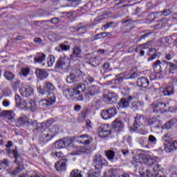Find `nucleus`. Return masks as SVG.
<instances>
[{
    "mask_svg": "<svg viewBox=\"0 0 177 177\" xmlns=\"http://www.w3.org/2000/svg\"><path fill=\"white\" fill-rule=\"evenodd\" d=\"M86 114H88L87 109H85L83 111H82L80 116L81 120H85V118H86Z\"/></svg>",
    "mask_w": 177,
    "mask_h": 177,
    "instance_id": "obj_62",
    "label": "nucleus"
},
{
    "mask_svg": "<svg viewBox=\"0 0 177 177\" xmlns=\"http://www.w3.org/2000/svg\"><path fill=\"white\" fill-rule=\"evenodd\" d=\"M138 132L141 135H147V133H149V131L147 129L142 128L138 129Z\"/></svg>",
    "mask_w": 177,
    "mask_h": 177,
    "instance_id": "obj_63",
    "label": "nucleus"
},
{
    "mask_svg": "<svg viewBox=\"0 0 177 177\" xmlns=\"http://www.w3.org/2000/svg\"><path fill=\"white\" fill-rule=\"evenodd\" d=\"M176 119H171L164 125V128H165V129H171L172 128V125L176 124Z\"/></svg>",
    "mask_w": 177,
    "mask_h": 177,
    "instance_id": "obj_36",
    "label": "nucleus"
},
{
    "mask_svg": "<svg viewBox=\"0 0 177 177\" xmlns=\"http://www.w3.org/2000/svg\"><path fill=\"white\" fill-rule=\"evenodd\" d=\"M69 177H82V174H81V171L75 169L71 172Z\"/></svg>",
    "mask_w": 177,
    "mask_h": 177,
    "instance_id": "obj_39",
    "label": "nucleus"
},
{
    "mask_svg": "<svg viewBox=\"0 0 177 177\" xmlns=\"http://www.w3.org/2000/svg\"><path fill=\"white\" fill-rule=\"evenodd\" d=\"M97 87L96 86H91L88 88V91L86 93L87 97H91V96H95L97 93Z\"/></svg>",
    "mask_w": 177,
    "mask_h": 177,
    "instance_id": "obj_26",
    "label": "nucleus"
},
{
    "mask_svg": "<svg viewBox=\"0 0 177 177\" xmlns=\"http://www.w3.org/2000/svg\"><path fill=\"white\" fill-rule=\"evenodd\" d=\"M145 122V115L140 114H136L135 117V121L133 127L136 129H139L141 127H143Z\"/></svg>",
    "mask_w": 177,
    "mask_h": 177,
    "instance_id": "obj_15",
    "label": "nucleus"
},
{
    "mask_svg": "<svg viewBox=\"0 0 177 177\" xmlns=\"http://www.w3.org/2000/svg\"><path fill=\"white\" fill-rule=\"evenodd\" d=\"M21 106L25 107L26 110H30L31 111H35L37 110V104L32 100L22 101Z\"/></svg>",
    "mask_w": 177,
    "mask_h": 177,
    "instance_id": "obj_14",
    "label": "nucleus"
},
{
    "mask_svg": "<svg viewBox=\"0 0 177 177\" xmlns=\"http://www.w3.org/2000/svg\"><path fill=\"white\" fill-rule=\"evenodd\" d=\"M100 138H107L111 135V129L107 124H102L97 129Z\"/></svg>",
    "mask_w": 177,
    "mask_h": 177,
    "instance_id": "obj_9",
    "label": "nucleus"
},
{
    "mask_svg": "<svg viewBox=\"0 0 177 177\" xmlns=\"http://www.w3.org/2000/svg\"><path fill=\"white\" fill-rule=\"evenodd\" d=\"M35 74L38 78H40V80H44V78H46L48 75L46 71L44 69H37Z\"/></svg>",
    "mask_w": 177,
    "mask_h": 177,
    "instance_id": "obj_27",
    "label": "nucleus"
},
{
    "mask_svg": "<svg viewBox=\"0 0 177 177\" xmlns=\"http://www.w3.org/2000/svg\"><path fill=\"white\" fill-rule=\"evenodd\" d=\"M167 66H169V71L171 73L174 71V70H176V65L173 64L172 62H166Z\"/></svg>",
    "mask_w": 177,
    "mask_h": 177,
    "instance_id": "obj_48",
    "label": "nucleus"
},
{
    "mask_svg": "<svg viewBox=\"0 0 177 177\" xmlns=\"http://www.w3.org/2000/svg\"><path fill=\"white\" fill-rule=\"evenodd\" d=\"M112 127L113 129H116V131H120V129H122L124 124H122L121 120L118 119L113 122Z\"/></svg>",
    "mask_w": 177,
    "mask_h": 177,
    "instance_id": "obj_30",
    "label": "nucleus"
},
{
    "mask_svg": "<svg viewBox=\"0 0 177 177\" xmlns=\"http://www.w3.org/2000/svg\"><path fill=\"white\" fill-rule=\"evenodd\" d=\"M85 78V74H84L80 70L73 69L71 71L69 76L66 77V82L68 84H73V82H80Z\"/></svg>",
    "mask_w": 177,
    "mask_h": 177,
    "instance_id": "obj_4",
    "label": "nucleus"
},
{
    "mask_svg": "<svg viewBox=\"0 0 177 177\" xmlns=\"http://www.w3.org/2000/svg\"><path fill=\"white\" fill-rule=\"evenodd\" d=\"M162 93L165 96H171V95H174V87L167 86L162 90Z\"/></svg>",
    "mask_w": 177,
    "mask_h": 177,
    "instance_id": "obj_31",
    "label": "nucleus"
},
{
    "mask_svg": "<svg viewBox=\"0 0 177 177\" xmlns=\"http://www.w3.org/2000/svg\"><path fill=\"white\" fill-rule=\"evenodd\" d=\"M105 156H106L109 161H113L114 157H115V149L105 151Z\"/></svg>",
    "mask_w": 177,
    "mask_h": 177,
    "instance_id": "obj_28",
    "label": "nucleus"
},
{
    "mask_svg": "<svg viewBox=\"0 0 177 177\" xmlns=\"http://www.w3.org/2000/svg\"><path fill=\"white\" fill-rule=\"evenodd\" d=\"M150 53H153V54H152L151 57H148V62H151L153 60H155V59H157V57H158V55H157V53H156V49L154 48L149 49L148 55H150Z\"/></svg>",
    "mask_w": 177,
    "mask_h": 177,
    "instance_id": "obj_33",
    "label": "nucleus"
},
{
    "mask_svg": "<svg viewBox=\"0 0 177 177\" xmlns=\"http://www.w3.org/2000/svg\"><path fill=\"white\" fill-rule=\"evenodd\" d=\"M44 88H46L47 91H53L55 89V86L49 82H44Z\"/></svg>",
    "mask_w": 177,
    "mask_h": 177,
    "instance_id": "obj_38",
    "label": "nucleus"
},
{
    "mask_svg": "<svg viewBox=\"0 0 177 177\" xmlns=\"http://www.w3.org/2000/svg\"><path fill=\"white\" fill-rule=\"evenodd\" d=\"M12 154L13 155L14 158H15V160H14L15 164H17L18 166H19L20 164L17 163L18 162L17 159L19 158V157H20V156L19 155L17 149L15 148V150L12 151Z\"/></svg>",
    "mask_w": 177,
    "mask_h": 177,
    "instance_id": "obj_40",
    "label": "nucleus"
},
{
    "mask_svg": "<svg viewBox=\"0 0 177 177\" xmlns=\"http://www.w3.org/2000/svg\"><path fill=\"white\" fill-rule=\"evenodd\" d=\"M82 52V51L80 47L77 46H75L73 50L71 57H81Z\"/></svg>",
    "mask_w": 177,
    "mask_h": 177,
    "instance_id": "obj_29",
    "label": "nucleus"
},
{
    "mask_svg": "<svg viewBox=\"0 0 177 177\" xmlns=\"http://www.w3.org/2000/svg\"><path fill=\"white\" fill-rule=\"evenodd\" d=\"M163 139L165 140V143H168L170 145V147L174 150H176L177 149V142L172 141V134L171 133H167L165 134L163 136Z\"/></svg>",
    "mask_w": 177,
    "mask_h": 177,
    "instance_id": "obj_13",
    "label": "nucleus"
},
{
    "mask_svg": "<svg viewBox=\"0 0 177 177\" xmlns=\"http://www.w3.org/2000/svg\"><path fill=\"white\" fill-rule=\"evenodd\" d=\"M37 92L39 93L41 96H52V95H54L53 93H51L49 92L48 90L45 88L43 86V88L39 87L37 88Z\"/></svg>",
    "mask_w": 177,
    "mask_h": 177,
    "instance_id": "obj_25",
    "label": "nucleus"
},
{
    "mask_svg": "<svg viewBox=\"0 0 177 177\" xmlns=\"http://www.w3.org/2000/svg\"><path fill=\"white\" fill-rule=\"evenodd\" d=\"M102 21H103V17L102 16L97 17V18H95L94 19V23L95 24H99V23H102Z\"/></svg>",
    "mask_w": 177,
    "mask_h": 177,
    "instance_id": "obj_61",
    "label": "nucleus"
},
{
    "mask_svg": "<svg viewBox=\"0 0 177 177\" xmlns=\"http://www.w3.org/2000/svg\"><path fill=\"white\" fill-rule=\"evenodd\" d=\"M92 177H100V170H97L95 171H89Z\"/></svg>",
    "mask_w": 177,
    "mask_h": 177,
    "instance_id": "obj_55",
    "label": "nucleus"
},
{
    "mask_svg": "<svg viewBox=\"0 0 177 177\" xmlns=\"http://www.w3.org/2000/svg\"><path fill=\"white\" fill-rule=\"evenodd\" d=\"M138 73L135 72H130L127 74L126 80H134V78H138Z\"/></svg>",
    "mask_w": 177,
    "mask_h": 177,
    "instance_id": "obj_44",
    "label": "nucleus"
},
{
    "mask_svg": "<svg viewBox=\"0 0 177 177\" xmlns=\"http://www.w3.org/2000/svg\"><path fill=\"white\" fill-rule=\"evenodd\" d=\"M150 85V81L147 77H141L137 80V86L140 88H147Z\"/></svg>",
    "mask_w": 177,
    "mask_h": 177,
    "instance_id": "obj_16",
    "label": "nucleus"
},
{
    "mask_svg": "<svg viewBox=\"0 0 177 177\" xmlns=\"http://www.w3.org/2000/svg\"><path fill=\"white\" fill-rule=\"evenodd\" d=\"M118 99V96L117 94L115 93H110L107 95L106 102H108L109 104H115Z\"/></svg>",
    "mask_w": 177,
    "mask_h": 177,
    "instance_id": "obj_22",
    "label": "nucleus"
},
{
    "mask_svg": "<svg viewBox=\"0 0 177 177\" xmlns=\"http://www.w3.org/2000/svg\"><path fill=\"white\" fill-rule=\"evenodd\" d=\"M149 125H154L155 122H157V118H151L148 120Z\"/></svg>",
    "mask_w": 177,
    "mask_h": 177,
    "instance_id": "obj_64",
    "label": "nucleus"
},
{
    "mask_svg": "<svg viewBox=\"0 0 177 177\" xmlns=\"http://www.w3.org/2000/svg\"><path fill=\"white\" fill-rule=\"evenodd\" d=\"M152 107H153V109H158L159 110H163V109H165V107H167V104L160 101H158L154 104H153Z\"/></svg>",
    "mask_w": 177,
    "mask_h": 177,
    "instance_id": "obj_32",
    "label": "nucleus"
},
{
    "mask_svg": "<svg viewBox=\"0 0 177 177\" xmlns=\"http://www.w3.org/2000/svg\"><path fill=\"white\" fill-rule=\"evenodd\" d=\"M67 158H64L58 160L55 164V168L57 172H63L67 169Z\"/></svg>",
    "mask_w": 177,
    "mask_h": 177,
    "instance_id": "obj_11",
    "label": "nucleus"
},
{
    "mask_svg": "<svg viewBox=\"0 0 177 177\" xmlns=\"http://www.w3.org/2000/svg\"><path fill=\"white\" fill-rule=\"evenodd\" d=\"M115 115H117V109L115 106L103 110L101 112V117L103 120H110V118H113Z\"/></svg>",
    "mask_w": 177,
    "mask_h": 177,
    "instance_id": "obj_8",
    "label": "nucleus"
},
{
    "mask_svg": "<svg viewBox=\"0 0 177 177\" xmlns=\"http://www.w3.org/2000/svg\"><path fill=\"white\" fill-rule=\"evenodd\" d=\"M106 160L102 157L101 155H95L93 158V165L95 169L100 171L101 168H103V165H105Z\"/></svg>",
    "mask_w": 177,
    "mask_h": 177,
    "instance_id": "obj_7",
    "label": "nucleus"
},
{
    "mask_svg": "<svg viewBox=\"0 0 177 177\" xmlns=\"http://www.w3.org/2000/svg\"><path fill=\"white\" fill-rule=\"evenodd\" d=\"M70 59L67 57H61L58 59L56 62L55 67L61 71H64L65 73H68V70H71V66H70Z\"/></svg>",
    "mask_w": 177,
    "mask_h": 177,
    "instance_id": "obj_5",
    "label": "nucleus"
},
{
    "mask_svg": "<svg viewBox=\"0 0 177 177\" xmlns=\"http://www.w3.org/2000/svg\"><path fill=\"white\" fill-rule=\"evenodd\" d=\"M174 57H175V53L172 50L166 53L165 55V60L171 61L172 59H174Z\"/></svg>",
    "mask_w": 177,
    "mask_h": 177,
    "instance_id": "obj_42",
    "label": "nucleus"
},
{
    "mask_svg": "<svg viewBox=\"0 0 177 177\" xmlns=\"http://www.w3.org/2000/svg\"><path fill=\"white\" fill-rule=\"evenodd\" d=\"M160 17H162V12L161 11L149 14L147 19L150 20V21H154L155 19H160Z\"/></svg>",
    "mask_w": 177,
    "mask_h": 177,
    "instance_id": "obj_24",
    "label": "nucleus"
},
{
    "mask_svg": "<svg viewBox=\"0 0 177 177\" xmlns=\"http://www.w3.org/2000/svg\"><path fill=\"white\" fill-rule=\"evenodd\" d=\"M142 158H143L142 162L137 161V167H139V168H140V167H142L143 164L145 165H147V167H150L152 171H153V172H158V174H155L156 177H158V175H160V174L162 173L161 166L158 165V162H157L154 159L149 158V157L145 156H142Z\"/></svg>",
    "mask_w": 177,
    "mask_h": 177,
    "instance_id": "obj_3",
    "label": "nucleus"
},
{
    "mask_svg": "<svg viewBox=\"0 0 177 177\" xmlns=\"http://www.w3.org/2000/svg\"><path fill=\"white\" fill-rule=\"evenodd\" d=\"M15 122L18 127H24L28 124V118L26 115H21L17 120L15 119Z\"/></svg>",
    "mask_w": 177,
    "mask_h": 177,
    "instance_id": "obj_17",
    "label": "nucleus"
},
{
    "mask_svg": "<svg viewBox=\"0 0 177 177\" xmlns=\"http://www.w3.org/2000/svg\"><path fill=\"white\" fill-rule=\"evenodd\" d=\"M62 142H64V145L66 147L70 146V145H73L74 142V139L70 137L65 138L62 139Z\"/></svg>",
    "mask_w": 177,
    "mask_h": 177,
    "instance_id": "obj_37",
    "label": "nucleus"
},
{
    "mask_svg": "<svg viewBox=\"0 0 177 177\" xmlns=\"http://www.w3.org/2000/svg\"><path fill=\"white\" fill-rule=\"evenodd\" d=\"M3 77L8 81H12V80H15V75L10 71H6L3 74Z\"/></svg>",
    "mask_w": 177,
    "mask_h": 177,
    "instance_id": "obj_35",
    "label": "nucleus"
},
{
    "mask_svg": "<svg viewBox=\"0 0 177 177\" xmlns=\"http://www.w3.org/2000/svg\"><path fill=\"white\" fill-rule=\"evenodd\" d=\"M65 145L63 140H59L55 142V149H64Z\"/></svg>",
    "mask_w": 177,
    "mask_h": 177,
    "instance_id": "obj_43",
    "label": "nucleus"
},
{
    "mask_svg": "<svg viewBox=\"0 0 177 177\" xmlns=\"http://www.w3.org/2000/svg\"><path fill=\"white\" fill-rule=\"evenodd\" d=\"M56 103V97L55 95L48 96V99H43L39 101V106L40 109H48L49 106H52Z\"/></svg>",
    "mask_w": 177,
    "mask_h": 177,
    "instance_id": "obj_6",
    "label": "nucleus"
},
{
    "mask_svg": "<svg viewBox=\"0 0 177 177\" xmlns=\"http://www.w3.org/2000/svg\"><path fill=\"white\" fill-rule=\"evenodd\" d=\"M132 100V96H129L127 98H123L118 103V108L125 109L129 106V103Z\"/></svg>",
    "mask_w": 177,
    "mask_h": 177,
    "instance_id": "obj_19",
    "label": "nucleus"
},
{
    "mask_svg": "<svg viewBox=\"0 0 177 177\" xmlns=\"http://www.w3.org/2000/svg\"><path fill=\"white\" fill-rule=\"evenodd\" d=\"M164 150L166 153H171V151H173L171 145H169L168 142L165 143Z\"/></svg>",
    "mask_w": 177,
    "mask_h": 177,
    "instance_id": "obj_52",
    "label": "nucleus"
},
{
    "mask_svg": "<svg viewBox=\"0 0 177 177\" xmlns=\"http://www.w3.org/2000/svg\"><path fill=\"white\" fill-rule=\"evenodd\" d=\"M46 57V55L44 54H37V57H35L34 63H42Z\"/></svg>",
    "mask_w": 177,
    "mask_h": 177,
    "instance_id": "obj_34",
    "label": "nucleus"
},
{
    "mask_svg": "<svg viewBox=\"0 0 177 177\" xmlns=\"http://www.w3.org/2000/svg\"><path fill=\"white\" fill-rule=\"evenodd\" d=\"M24 169V167L23 165H19L17 166L14 170H12V169H7V172L12 176H17V175H19V174L23 172Z\"/></svg>",
    "mask_w": 177,
    "mask_h": 177,
    "instance_id": "obj_21",
    "label": "nucleus"
},
{
    "mask_svg": "<svg viewBox=\"0 0 177 177\" xmlns=\"http://www.w3.org/2000/svg\"><path fill=\"white\" fill-rule=\"evenodd\" d=\"M114 24L113 21H110L109 23H106V24L103 25L102 27H104V28H111V27H113V25Z\"/></svg>",
    "mask_w": 177,
    "mask_h": 177,
    "instance_id": "obj_59",
    "label": "nucleus"
},
{
    "mask_svg": "<svg viewBox=\"0 0 177 177\" xmlns=\"http://www.w3.org/2000/svg\"><path fill=\"white\" fill-rule=\"evenodd\" d=\"M162 63L160 60H156L155 62L152 64V66L153 68L154 73L156 74H160V73H162Z\"/></svg>",
    "mask_w": 177,
    "mask_h": 177,
    "instance_id": "obj_20",
    "label": "nucleus"
},
{
    "mask_svg": "<svg viewBox=\"0 0 177 177\" xmlns=\"http://www.w3.org/2000/svg\"><path fill=\"white\" fill-rule=\"evenodd\" d=\"M139 172L142 177H153V174H151V171L150 170H147L146 172L144 174H142V171H140V169H139Z\"/></svg>",
    "mask_w": 177,
    "mask_h": 177,
    "instance_id": "obj_47",
    "label": "nucleus"
},
{
    "mask_svg": "<svg viewBox=\"0 0 177 177\" xmlns=\"http://www.w3.org/2000/svg\"><path fill=\"white\" fill-rule=\"evenodd\" d=\"M47 63L48 67H52V66H53V63H55V57L53 55H50Z\"/></svg>",
    "mask_w": 177,
    "mask_h": 177,
    "instance_id": "obj_51",
    "label": "nucleus"
},
{
    "mask_svg": "<svg viewBox=\"0 0 177 177\" xmlns=\"http://www.w3.org/2000/svg\"><path fill=\"white\" fill-rule=\"evenodd\" d=\"M77 139H78L80 143H82V145H89L93 140L92 137L88 136L87 134L77 136Z\"/></svg>",
    "mask_w": 177,
    "mask_h": 177,
    "instance_id": "obj_18",
    "label": "nucleus"
},
{
    "mask_svg": "<svg viewBox=\"0 0 177 177\" xmlns=\"http://www.w3.org/2000/svg\"><path fill=\"white\" fill-rule=\"evenodd\" d=\"M86 81H88V82H89L90 84H93L95 82V79L92 76H87V77L86 78V80H84V82L82 84H85V82H86V85H88V82Z\"/></svg>",
    "mask_w": 177,
    "mask_h": 177,
    "instance_id": "obj_53",
    "label": "nucleus"
},
{
    "mask_svg": "<svg viewBox=\"0 0 177 177\" xmlns=\"http://www.w3.org/2000/svg\"><path fill=\"white\" fill-rule=\"evenodd\" d=\"M122 24H124V26H127V27H132V26H133V22H132V20L131 19L123 20Z\"/></svg>",
    "mask_w": 177,
    "mask_h": 177,
    "instance_id": "obj_49",
    "label": "nucleus"
},
{
    "mask_svg": "<svg viewBox=\"0 0 177 177\" xmlns=\"http://www.w3.org/2000/svg\"><path fill=\"white\" fill-rule=\"evenodd\" d=\"M122 48H124V45L122 44H118L116 46H114V50L116 52H120V50H121Z\"/></svg>",
    "mask_w": 177,
    "mask_h": 177,
    "instance_id": "obj_58",
    "label": "nucleus"
},
{
    "mask_svg": "<svg viewBox=\"0 0 177 177\" xmlns=\"http://www.w3.org/2000/svg\"><path fill=\"white\" fill-rule=\"evenodd\" d=\"M149 142L151 143V145H156L157 143V138L153 135H150L148 138Z\"/></svg>",
    "mask_w": 177,
    "mask_h": 177,
    "instance_id": "obj_50",
    "label": "nucleus"
},
{
    "mask_svg": "<svg viewBox=\"0 0 177 177\" xmlns=\"http://www.w3.org/2000/svg\"><path fill=\"white\" fill-rule=\"evenodd\" d=\"M19 92L24 97H30L34 95V89L27 84H23L19 89Z\"/></svg>",
    "mask_w": 177,
    "mask_h": 177,
    "instance_id": "obj_10",
    "label": "nucleus"
},
{
    "mask_svg": "<svg viewBox=\"0 0 177 177\" xmlns=\"http://www.w3.org/2000/svg\"><path fill=\"white\" fill-rule=\"evenodd\" d=\"M86 59H88L89 61V64L91 66H93V67H97L99 66V62L97 61V57H91L90 54H86L85 55Z\"/></svg>",
    "mask_w": 177,
    "mask_h": 177,
    "instance_id": "obj_23",
    "label": "nucleus"
},
{
    "mask_svg": "<svg viewBox=\"0 0 177 177\" xmlns=\"http://www.w3.org/2000/svg\"><path fill=\"white\" fill-rule=\"evenodd\" d=\"M59 48H60L61 50H70V46L60 44Z\"/></svg>",
    "mask_w": 177,
    "mask_h": 177,
    "instance_id": "obj_60",
    "label": "nucleus"
},
{
    "mask_svg": "<svg viewBox=\"0 0 177 177\" xmlns=\"http://www.w3.org/2000/svg\"><path fill=\"white\" fill-rule=\"evenodd\" d=\"M57 133H59V127L57 125H54L50 128H46L41 130L39 139L42 143H48V142L52 140Z\"/></svg>",
    "mask_w": 177,
    "mask_h": 177,
    "instance_id": "obj_2",
    "label": "nucleus"
},
{
    "mask_svg": "<svg viewBox=\"0 0 177 177\" xmlns=\"http://www.w3.org/2000/svg\"><path fill=\"white\" fill-rule=\"evenodd\" d=\"M71 30H76L78 34H84L85 31H86V26H81L79 28L72 27Z\"/></svg>",
    "mask_w": 177,
    "mask_h": 177,
    "instance_id": "obj_41",
    "label": "nucleus"
},
{
    "mask_svg": "<svg viewBox=\"0 0 177 177\" xmlns=\"http://www.w3.org/2000/svg\"><path fill=\"white\" fill-rule=\"evenodd\" d=\"M165 26H167V19H162L160 21H158L156 27H158V28H161V27H165Z\"/></svg>",
    "mask_w": 177,
    "mask_h": 177,
    "instance_id": "obj_45",
    "label": "nucleus"
},
{
    "mask_svg": "<svg viewBox=\"0 0 177 177\" xmlns=\"http://www.w3.org/2000/svg\"><path fill=\"white\" fill-rule=\"evenodd\" d=\"M93 106L94 107H96L97 109V107H100V100L95 98L93 101Z\"/></svg>",
    "mask_w": 177,
    "mask_h": 177,
    "instance_id": "obj_57",
    "label": "nucleus"
},
{
    "mask_svg": "<svg viewBox=\"0 0 177 177\" xmlns=\"http://www.w3.org/2000/svg\"><path fill=\"white\" fill-rule=\"evenodd\" d=\"M86 89V82L85 83H77L75 84L73 88H68L63 91V95L67 97V99H76V100H84L81 91H85Z\"/></svg>",
    "mask_w": 177,
    "mask_h": 177,
    "instance_id": "obj_1",
    "label": "nucleus"
},
{
    "mask_svg": "<svg viewBox=\"0 0 177 177\" xmlns=\"http://www.w3.org/2000/svg\"><path fill=\"white\" fill-rule=\"evenodd\" d=\"M162 12V16H169V15L172 14V11L170 9L163 10Z\"/></svg>",
    "mask_w": 177,
    "mask_h": 177,
    "instance_id": "obj_54",
    "label": "nucleus"
},
{
    "mask_svg": "<svg viewBox=\"0 0 177 177\" xmlns=\"http://www.w3.org/2000/svg\"><path fill=\"white\" fill-rule=\"evenodd\" d=\"M19 74L22 75V77H27V75L30 74V68H23Z\"/></svg>",
    "mask_w": 177,
    "mask_h": 177,
    "instance_id": "obj_46",
    "label": "nucleus"
},
{
    "mask_svg": "<svg viewBox=\"0 0 177 177\" xmlns=\"http://www.w3.org/2000/svg\"><path fill=\"white\" fill-rule=\"evenodd\" d=\"M0 117L7 118L10 122H15L16 121V114L12 110L1 111L0 113Z\"/></svg>",
    "mask_w": 177,
    "mask_h": 177,
    "instance_id": "obj_12",
    "label": "nucleus"
},
{
    "mask_svg": "<svg viewBox=\"0 0 177 177\" xmlns=\"http://www.w3.org/2000/svg\"><path fill=\"white\" fill-rule=\"evenodd\" d=\"M141 103L140 102H133L131 104V106L134 110H138L140 107Z\"/></svg>",
    "mask_w": 177,
    "mask_h": 177,
    "instance_id": "obj_56",
    "label": "nucleus"
}]
</instances>
